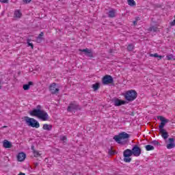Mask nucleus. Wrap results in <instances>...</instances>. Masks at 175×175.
<instances>
[{
  "instance_id": "nucleus-1",
  "label": "nucleus",
  "mask_w": 175,
  "mask_h": 175,
  "mask_svg": "<svg viewBox=\"0 0 175 175\" xmlns=\"http://www.w3.org/2000/svg\"><path fill=\"white\" fill-rule=\"evenodd\" d=\"M30 116L32 117H38L42 121H49V113L44 110H42V106L37 105L36 109H33L29 111Z\"/></svg>"
},
{
  "instance_id": "nucleus-2",
  "label": "nucleus",
  "mask_w": 175,
  "mask_h": 175,
  "mask_svg": "<svg viewBox=\"0 0 175 175\" xmlns=\"http://www.w3.org/2000/svg\"><path fill=\"white\" fill-rule=\"evenodd\" d=\"M129 134L126 132H122L118 135L113 137V140L118 143V144H125L126 143V139H129Z\"/></svg>"
},
{
  "instance_id": "nucleus-3",
  "label": "nucleus",
  "mask_w": 175,
  "mask_h": 175,
  "mask_svg": "<svg viewBox=\"0 0 175 175\" xmlns=\"http://www.w3.org/2000/svg\"><path fill=\"white\" fill-rule=\"evenodd\" d=\"M124 98L129 102H133L137 98V92L133 90H129L125 93Z\"/></svg>"
},
{
  "instance_id": "nucleus-4",
  "label": "nucleus",
  "mask_w": 175,
  "mask_h": 175,
  "mask_svg": "<svg viewBox=\"0 0 175 175\" xmlns=\"http://www.w3.org/2000/svg\"><path fill=\"white\" fill-rule=\"evenodd\" d=\"M25 121L27 124L28 126H31L32 128L40 127V124H39V122H38V120L32 118L25 117Z\"/></svg>"
},
{
  "instance_id": "nucleus-5",
  "label": "nucleus",
  "mask_w": 175,
  "mask_h": 175,
  "mask_svg": "<svg viewBox=\"0 0 175 175\" xmlns=\"http://www.w3.org/2000/svg\"><path fill=\"white\" fill-rule=\"evenodd\" d=\"M77 110H81V107L76 101L71 102L67 107V111L69 113H76Z\"/></svg>"
},
{
  "instance_id": "nucleus-6",
  "label": "nucleus",
  "mask_w": 175,
  "mask_h": 175,
  "mask_svg": "<svg viewBox=\"0 0 175 175\" xmlns=\"http://www.w3.org/2000/svg\"><path fill=\"white\" fill-rule=\"evenodd\" d=\"M133 155V154L132 153V150L131 149H126L124 152H123V161L124 162H125L126 163H129L130 162L132 161V158H131V157H132Z\"/></svg>"
},
{
  "instance_id": "nucleus-7",
  "label": "nucleus",
  "mask_w": 175,
  "mask_h": 175,
  "mask_svg": "<svg viewBox=\"0 0 175 175\" xmlns=\"http://www.w3.org/2000/svg\"><path fill=\"white\" fill-rule=\"evenodd\" d=\"M102 83L103 85H107L109 84H113L114 83V79L111 75H105L102 79Z\"/></svg>"
},
{
  "instance_id": "nucleus-8",
  "label": "nucleus",
  "mask_w": 175,
  "mask_h": 175,
  "mask_svg": "<svg viewBox=\"0 0 175 175\" xmlns=\"http://www.w3.org/2000/svg\"><path fill=\"white\" fill-rule=\"evenodd\" d=\"M49 91L52 95H58L59 94V88H57V83H53L49 86Z\"/></svg>"
},
{
  "instance_id": "nucleus-9",
  "label": "nucleus",
  "mask_w": 175,
  "mask_h": 175,
  "mask_svg": "<svg viewBox=\"0 0 175 175\" xmlns=\"http://www.w3.org/2000/svg\"><path fill=\"white\" fill-rule=\"evenodd\" d=\"M79 51L83 53L84 55H85V57H88V58H94V52H92V49H90L88 48L84 49H79Z\"/></svg>"
},
{
  "instance_id": "nucleus-10",
  "label": "nucleus",
  "mask_w": 175,
  "mask_h": 175,
  "mask_svg": "<svg viewBox=\"0 0 175 175\" xmlns=\"http://www.w3.org/2000/svg\"><path fill=\"white\" fill-rule=\"evenodd\" d=\"M157 120H159L160 121H161L160 125L159 126V131H161V129H165L163 128H165V125H166V124H167V122H169V120H167V119L163 118V116H157Z\"/></svg>"
},
{
  "instance_id": "nucleus-11",
  "label": "nucleus",
  "mask_w": 175,
  "mask_h": 175,
  "mask_svg": "<svg viewBox=\"0 0 175 175\" xmlns=\"http://www.w3.org/2000/svg\"><path fill=\"white\" fill-rule=\"evenodd\" d=\"M131 152L134 157H140V154H142V148H140L139 146L135 145L133 147Z\"/></svg>"
},
{
  "instance_id": "nucleus-12",
  "label": "nucleus",
  "mask_w": 175,
  "mask_h": 175,
  "mask_svg": "<svg viewBox=\"0 0 175 175\" xmlns=\"http://www.w3.org/2000/svg\"><path fill=\"white\" fill-rule=\"evenodd\" d=\"M112 102L113 103L114 106H122V105H125V103H126L125 100H122L117 98H113Z\"/></svg>"
},
{
  "instance_id": "nucleus-13",
  "label": "nucleus",
  "mask_w": 175,
  "mask_h": 175,
  "mask_svg": "<svg viewBox=\"0 0 175 175\" xmlns=\"http://www.w3.org/2000/svg\"><path fill=\"white\" fill-rule=\"evenodd\" d=\"M168 141L170 144H167L166 146L167 150H172V148H174L175 147L174 138L173 137L169 138Z\"/></svg>"
},
{
  "instance_id": "nucleus-14",
  "label": "nucleus",
  "mask_w": 175,
  "mask_h": 175,
  "mask_svg": "<svg viewBox=\"0 0 175 175\" xmlns=\"http://www.w3.org/2000/svg\"><path fill=\"white\" fill-rule=\"evenodd\" d=\"M26 157H27V154H25V153L20 152L17 156V159L19 162H23V161H24Z\"/></svg>"
},
{
  "instance_id": "nucleus-15",
  "label": "nucleus",
  "mask_w": 175,
  "mask_h": 175,
  "mask_svg": "<svg viewBox=\"0 0 175 175\" xmlns=\"http://www.w3.org/2000/svg\"><path fill=\"white\" fill-rule=\"evenodd\" d=\"M159 132L161 134V137H163V139H164V140H166L167 137H169V134L166 132V130L160 129Z\"/></svg>"
},
{
  "instance_id": "nucleus-16",
  "label": "nucleus",
  "mask_w": 175,
  "mask_h": 175,
  "mask_svg": "<svg viewBox=\"0 0 175 175\" xmlns=\"http://www.w3.org/2000/svg\"><path fill=\"white\" fill-rule=\"evenodd\" d=\"M3 146L4 148H12V142L5 139L3 142Z\"/></svg>"
},
{
  "instance_id": "nucleus-17",
  "label": "nucleus",
  "mask_w": 175,
  "mask_h": 175,
  "mask_svg": "<svg viewBox=\"0 0 175 175\" xmlns=\"http://www.w3.org/2000/svg\"><path fill=\"white\" fill-rule=\"evenodd\" d=\"M42 129H44V131H50L53 129V126L51 124H44L42 126Z\"/></svg>"
},
{
  "instance_id": "nucleus-18",
  "label": "nucleus",
  "mask_w": 175,
  "mask_h": 175,
  "mask_svg": "<svg viewBox=\"0 0 175 175\" xmlns=\"http://www.w3.org/2000/svg\"><path fill=\"white\" fill-rule=\"evenodd\" d=\"M108 17L110 18H114L116 17V10H111L108 12Z\"/></svg>"
},
{
  "instance_id": "nucleus-19",
  "label": "nucleus",
  "mask_w": 175,
  "mask_h": 175,
  "mask_svg": "<svg viewBox=\"0 0 175 175\" xmlns=\"http://www.w3.org/2000/svg\"><path fill=\"white\" fill-rule=\"evenodd\" d=\"M14 17H16V18H21V16H23V14H21V12L18 10H15L14 12Z\"/></svg>"
},
{
  "instance_id": "nucleus-20",
  "label": "nucleus",
  "mask_w": 175,
  "mask_h": 175,
  "mask_svg": "<svg viewBox=\"0 0 175 175\" xmlns=\"http://www.w3.org/2000/svg\"><path fill=\"white\" fill-rule=\"evenodd\" d=\"M150 57H154V58H159V60L163 58V56L158 55V53L150 54Z\"/></svg>"
},
{
  "instance_id": "nucleus-21",
  "label": "nucleus",
  "mask_w": 175,
  "mask_h": 175,
  "mask_svg": "<svg viewBox=\"0 0 175 175\" xmlns=\"http://www.w3.org/2000/svg\"><path fill=\"white\" fill-rule=\"evenodd\" d=\"M148 31H152V32H157L158 27L157 26H152L148 29Z\"/></svg>"
},
{
  "instance_id": "nucleus-22",
  "label": "nucleus",
  "mask_w": 175,
  "mask_h": 175,
  "mask_svg": "<svg viewBox=\"0 0 175 175\" xmlns=\"http://www.w3.org/2000/svg\"><path fill=\"white\" fill-rule=\"evenodd\" d=\"M127 50L128 51H133V50H135V45L133 44H129L127 46Z\"/></svg>"
},
{
  "instance_id": "nucleus-23",
  "label": "nucleus",
  "mask_w": 175,
  "mask_h": 175,
  "mask_svg": "<svg viewBox=\"0 0 175 175\" xmlns=\"http://www.w3.org/2000/svg\"><path fill=\"white\" fill-rule=\"evenodd\" d=\"M145 148H146V151H152V150H154L155 148H154V146H152L151 145H146L145 146Z\"/></svg>"
},
{
  "instance_id": "nucleus-24",
  "label": "nucleus",
  "mask_w": 175,
  "mask_h": 175,
  "mask_svg": "<svg viewBox=\"0 0 175 175\" xmlns=\"http://www.w3.org/2000/svg\"><path fill=\"white\" fill-rule=\"evenodd\" d=\"M128 5L129 6H135L136 5V2H135V0H127Z\"/></svg>"
},
{
  "instance_id": "nucleus-25",
  "label": "nucleus",
  "mask_w": 175,
  "mask_h": 175,
  "mask_svg": "<svg viewBox=\"0 0 175 175\" xmlns=\"http://www.w3.org/2000/svg\"><path fill=\"white\" fill-rule=\"evenodd\" d=\"M99 87H100V85H99V83H98L93 84V85H92V88L94 90V91H98V90H99Z\"/></svg>"
},
{
  "instance_id": "nucleus-26",
  "label": "nucleus",
  "mask_w": 175,
  "mask_h": 175,
  "mask_svg": "<svg viewBox=\"0 0 175 175\" xmlns=\"http://www.w3.org/2000/svg\"><path fill=\"white\" fill-rule=\"evenodd\" d=\"M33 154L35 158H38V157H40V155H42V154H40L38 150H33Z\"/></svg>"
},
{
  "instance_id": "nucleus-27",
  "label": "nucleus",
  "mask_w": 175,
  "mask_h": 175,
  "mask_svg": "<svg viewBox=\"0 0 175 175\" xmlns=\"http://www.w3.org/2000/svg\"><path fill=\"white\" fill-rule=\"evenodd\" d=\"M150 144L153 146H159V142H158L157 140H153L150 142Z\"/></svg>"
},
{
  "instance_id": "nucleus-28",
  "label": "nucleus",
  "mask_w": 175,
  "mask_h": 175,
  "mask_svg": "<svg viewBox=\"0 0 175 175\" xmlns=\"http://www.w3.org/2000/svg\"><path fill=\"white\" fill-rule=\"evenodd\" d=\"M30 42H31V40H29V39H28V40H27V44H28V46H30V47H31V49H33V44L30 43Z\"/></svg>"
},
{
  "instance_id": "nucleus-29",
  "label": "nucleus",
  "mask_w": 175,
  "mask_h": 175,
  "mask_svg": "<svg viewBox=\"0 0 175 175\" xmlns=\"http://www.w3.org/2000/svg\"><path fill=\"white\" fill-rule=\"evenodd\" d=\"M166 57H167V59L168 61H170V59H173L174 56H173L172 54H170V55H167L166 56Z\"/></svg>"
},
{
  "instance_id": "nucleus-30",
  "label": "nucleus",
  "mask_w": 175,
  "mask_h": 175,
  "mask_svg": "<svg viewBox=\"0 0 175 175\" xmlns=\"http://www.w3.org/2000/svg\"><path fill=\"white\" fill-rule=\"evenodd\" d=\"M23 90L25 91H28V90H29V85L28 84L23 85Z\"/></svg>"
},
{
  "instance_id": "nucleus-31",
  "label": "nucleus",
  "mask_w": 175,
  "mask_h": 175,
  "mask_svg": "<svg viewBox=\"0 0 175 175\" xmlns=\"http://www.w3.org/2000/svg\"><path fill=\"white\" fill-rule=\"evenodd\" d=\"M60 140L62 142H64V143H65V142H66V136L65 135L60 136Z\"/></svg>"
},
{
  "instance_id": "nucleus-32",
  "label": "nucleus",
  "mask_w": 175,
  "mask_h": 175,
  "mask_svg": "<svg viewBox=\"0 0 175 175\" xmlns=\"http://www.w3.org/2000/svg\"><path fill=\"white\" fill-rule=\"evenodd\" d=\"M44 35V33L43 32H41L39 35H38V39H42V36H43Z\"/></svg>"
},
{
  "instance_id": "nucleus-33",
  "label": "nucleus",
  "mask_w": 175,
  "mask_h": 175,
  "mask_svg": "<svg viewBox=\"0 0 175 175\" xmlns=\"http://www.w3.org/2000/svg\"><path fill=\"white\" fill-rule=\"evenodd\" d=\"M25 3H29L32 0H23Z\"/></svg>"
},
{
  "instance_id": "nucleus-34",
  "label": "nucleus",
  "mask_w": 175,
  "mask_h": 175,
  "mask_svg": "<svg viewBox=\"0 0 175 175\" xmlns=\"http://www.w3.org/2000/svg\"><path fill=\"white\" fill-rule=\"evenodd\" d=\"M8 0H0V2H1V3H8Z\"/></svg>"
},
{
  "instance_id": "nucleus-35",
  "label": "nucleus",
  "mask_w": 175,
  "mask_h": 175,
  "mask_svg": "<svg viewBox=\"0 0 175 175\" xmlns=\"http://www.w3.org/2000/svg\"><path fill=\"white\" fill-rule=\"evenodd\" d=\"M27 85H29V87H30V85H33V82L29 81Z\"/></svg>"
},
{
  "instance_id": "nucleus-36",
  "label": "nucleus",
  "mask_w": 175,
  "mask_h": 175,
  "mask_svg": "<svg viewBox=\"0 0 175 175\" xmlns=\"http://www.w3.org/2000/svg\"><path fill=\"white\" fill-rule=\"evenodd\" d=\"M39 166V163H34V167H38Z\"/></svg>"
},
{
  "instance_id": "nucleus-37",
  "label": "nucleus",
  "mask_w": 175,
  "mask_h": 175,
  "mask_svg": "<svg viewBox=\"0 0 175 175\" xmlns=\"http://www.w3.org/2000/svg\"><path fill=\"white\" fill-rule=\"evenodd\" d=\"M171 25L172 26L175 25V19L171 23Z\"/></svg>"
},
{
  "instance_id": "nucleus-38",
  "label": "nucleus",
  "mask_w": 175,
  "mask_h": 175,
  "mask_svg": "<svg viewBox=\"0 0 175 175\" xmlns=\"http://www.w3.org/2000/svg\"><path fill=\"white\" fill-rule=\"evenodd\" d=\"M31 150H32L33 152V150L36 151V150H35V146H31Z\"/></svg>"
},
{
  "instance_id": "nucleus-39",
  "label": "nucleus",
  "mask_w": 175,
  "mask_h": 175,
  "mask_svg": "<svg viewBox=\"0 0 175 175\" xmlns=\"http://www.w3.org/2000/svg\"><path fill=\"white\" fill-rule=\"evenodd\" d=\"M18 175H25V173L20 172Z\"/></svg>"
},
{
  "instance_id": "nucleus-40",
  "label": "nucleus",
  "mask_w": 175,
  "mask_h": 175,
  "mask_svg": "<svg viewBox=\"0 0 175 175\" xmlns=\"http://www.w3.org/2000/svg\"><path fill=\"white\" fill-rule=\"evenodd\" d=\"M133 24H134V25L137 24V21H133Z\"/></svg>"
},
{
  "instance_id": "nucleus-41",
  "label": "nucleus",
  "mask_w": 175,
  "mask_h": 175,
  "mask_svg": "<svg viewBox=\"0 0 175 175\" xmlns=\"http://www.w3.org/2000/svg\"><path fill=\"white\" fill-rule=\"evenodd\" d=\"M110 154L112 155V154H113V152H111V151Z\"/></svg>"
},
{
  "instance_id": "nucleus-42",
  "label": "nucleus",
  "mask_w": 175,
  "mask_h": 175,
  "mask_svg": "<svg viewBox=\"0 0 175 175\" xmlns=\"http://www.w3.org/2000/svg\"><path fill=\"white\" fill-rule=\"evenodd\" d=\"M3 128H6V126H4Z\"/></svg>"
}]
</instances>
